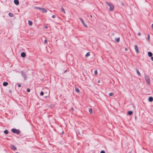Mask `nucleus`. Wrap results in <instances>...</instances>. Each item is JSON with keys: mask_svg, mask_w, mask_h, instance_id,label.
Segmentation results:
<instances>
[{"mask_svg": "<svg viewBox=\"0 0 153 153\" xmlns=\"http://www.w3.org/2000/svg\"><path fill=\"white\" fill-rule=\"evenodd\" d=\"M105 3L110 7L109 9L110 11H113L114 9V6L108 2H106Z\"/></svg>", "mask_w": 153, "mask_h": 153, "instance_id": "1", "label": "nucleus"}, {"mask_svg": "<svg viewBox=\"0 0 153 153\" xmlns=\"http://www.w3.org/2000/svg\"><path fill=\"white\" fill-rule=\"evenodd\" d=\"M12 131L13 132L15 133L19 134L20 133V131L19 130L14 128L12 129Z\"/></svg>", "mask_w": 153, "mask_h": 153, "instance_id": "2", "label": "nucleus"}, {"mask_svg": "<svg viewBox=\"0 0 153 153\" xmlns=\"http://www.w3.org/2000/svg\"><path fill=\"white\" fill-rule=\"evenodd\" d=\"M145 79L147 83L149 84L150 83V79L149 76H145Z\"/></svg>", "mask_w": 153, "mask_h": 153, "instance_id": "3", "label": "nucleus"}, {"mask_svg": "<svg viewBox=\"0 0 153 153\" xmlns=\"http://www.w3.org/2000/svg\"><path fill=\"white\" fill-rule=\"evenodd\" d=\"M134 49L135 50L136 52L137 53H139V51L138 49V48L137 45H134Z\"/></svg>", "mask_w": 153, "mask_h": 153, "instance_id": "4", "label": "nucleus"}, {"mask_svg": "<svg viewBox=\"0 0 153 153\" xmlns=\"http://www.w3.org/2000/svg\"><path fill=\"white\" fill-rule=\"evenodd\" d=\"M11 149L13 150H16L17 149L13 145H11Z\"/></svg>", "mask_w": 153, "mask_h": 153, "instance_id": "5", "label": "nucleus"}, {"mask_svg": "<svg viewBox=\"0 0 153 153\" xmlns=\"http://www.w3.org/2000/svg\"><path fill=\"white\" fill-rule=\"evenodd\" d=\"M41 11H42V12L45 13H46L47 12V10L45 8H42Z\"/></svg>", "mask_w": 153, "mask_h": 153, "instance_id": "6", "label": "nucleus"}, {"mask_svg": "<svg viewBox=\"0 0 153 153\" xmlns=\"http://www.w3.org/2000/svg\"><path fill=\"white\" fill-rule=\"evenodd\" d=\"M14 2L15 4L16 5H18L19 4V2L18 0H14Z\"/></svg>", "mask_w": 153, "mask_h": 153, "instance_id": "7", "label": "nucleus"}, {"mask_svg": "<svg viewBox=\"0 0 153 153\" xmlns=\"http://www.w3.org/2000/svg\"><path fill=\"white\" fill-rule=\"evenodd\" d=\"M21 56L23 57H25L26 56V54L24 52H22L21 53Z\"/></svg>", "mask_w": 153, "mask_h": 153, "instance_id": "8", "label": "nucleus"}, {"mask_svg": "<svg viewBox=\"0 0 153 153\" xmlns=\"http://www.w3.org/2000/svg\"><path fill=\"white\" fill-rule=\"evenodd\" d=\"M153 100V98L152 97H149V102H152Z\"/></svg>", "mask_w": 153, "mask_h": 153, "instance_id": "9", "label": "nucleus"}, {"mask_svg": "<svg viewBox=\"0 0 153 153\" xmlns=\"http://www.w3.org/2000/svg\"><path fill=\"white\" fill-rule=\"evenodd\" d=\"M8 85V83L7 82H4L3 83V85L4 86H6Z\"/></svg>", "mask_w": 153, "mask_h": 153, "instance_id": "10", "label": "nucleus"}, {"mask_svg": "<svg viewBox=\"0 0 153 153\" xmlns=\"http://www.w3.org/2000/svg\"><path fill=\"white\" fill-rule=\"evenodd\" d=\"M136 72H137V75L139 76H141V74L140 73V72H139V70H138V69H137L136 70Z\"/></svg>", "mask_w": 153, "mask_h": 153, "instance_id": "11", "label": "nucleus"}, {"mask_svg": "<svg viewBox=\"0 0 153 153\" xmlns=\"http://www.w3.org/2000/svg\"><path fill=\"white\" fill-rule=\"evenodd\" d=\"M148 54L149 57H152V53L150 52H148Z\"/></svg>", "mask_w": 153, "mask_h": 153, "instance_id": "12", "label": "nucleus"}, {"mask_svg": "<svg viewBox=\"0 0 153 153\" xmlns=\"http://www.w3.org/2000/svg\"><path fill=\"white\" fill-rule=\"evenodd\" d=\"M28 23L29 25L30 26H31L33 24L32 22L31 21H30V20L28 21Z\"/></svg>", "mask_w": 153, "mask_h": 153, "instance_id": "13", "label": "nucleus"}, {"mask_svg": "<svg viewBox=\"0 0 153 153\" xmlns=\"http://www.w3.org/2000/svg\"><path fill=\"white\" fill-rule=\"evenodd\" d=\"M133 114V112L131 111H130L128 112V114L129 115H132Z\"/></svg>", "mask_w": 153, "mask_h": 153, "instance_id": "14", "label": "nucleus"}, {"mask_svg": "<svg viewBox=\"0 0 153 153\" xmlns=\"http://www.w3.org/2000/svg\"><path fill=\"white\" fill-rule=\"evenodd\" d=\"M90 53L89 52H88L85 55V57H87L89 56L90 55Z\"/></svg>", "mask_w": 153, "mask_h": 153, "instance_id": "15", "label": "nucleus"}, {"mask_svg": "<svg viewBox=\"0 0 153 153\" xmlns=\"http://www.w3.org/2000/svg\"><path fill=\"white\" fill-rule=\"evenodd\" d=\"M22 76L25 78H26V75L24 73H23L22 72Z\"/></svg>", "mask_w": 153, "mask_h": 153, "instance_id": "16", "label": "nucleus"}, {"mask_svg": "<svg viewBox=\"0 0 153 153\" xmlns=\"http://www.w3.org/2000/svg\"><path fill=\"white\" fill-rule=\"evenodd\" d=\"M89 113L91 114H92V108H89Z\"/></svg>", "mask_w": 153, "mask_h": 153, "instance_id": "17", "label": "nucleus"}, {"mask_svg": "<svg viewBox=\"0 0 153 153\" xmlns=\"http://www.w3.org/2000/svg\"><path fill=\"white\" fill-rule=\"evenodd\" d=\"M61 10L64 13H65V10L62 7L61 8Z\"/></svg>", "mask_w": 153, "mask_h": 153, "instance_id": "18", "label": "nucleus"}, {"mask_svg": "<svg viewBox=\"0 0 153 153\" xmlns=\"http://www.w3.org/2000/svg\"><path fill=\"white\" fill-rule=\"evenodd\" d=\"M75 90L77 92L79 93V90L77 88H75Z\"/></svg>", "mask_w": 153, "mask_h": 153, "instance_id": "19", "label": "nucleus"}, {"mask_svg": "<svg viewBox=\"0 0 153 153\" xmlns=\"http://www.w3.org/2000/svg\"><path fill=\"white\" fill-rule=\"evenodd\" d=\"M147 39L149 42H150V35L149 34H148L147 35Z\"/></svg>", "mask_w": 153, "mask_h": 153, "instance_id": "20", "label": "nucleus"}, {"mask_svg": "<svg viewBox=\"0 0 153 153\" xmlns=\"http://www.w3.org/2000/svg\"><path fill=\"white\" fill-rule=\"evenodd\" d=\"M9 15L10 17H13V14L11 13H9Z\"/></svg>", "mask_w": 153, "mask_h": 153, "instance_id": "21", "label": "nucleus"}, {"mask_svg": "<svg viewBox=\"0 0 153 153\" xmlns=\"http://www.w3.org/2000/svg\"><path fill=\"white\" fill-rule=\"evenodd\" d=\"M4 133L6 134H7L8 133V131L7 130H5L4 131Z\"/></svg>", "mask_w": 153, "mask_h": 153, "instance_id": "22", "label": "nucleus"}, {"mask_svg": "<svg viewBox=\"0 0 153 153\" xmlns=\"http://www.w3.org/2000/svg\"><path fill=\"white\" fill-rule=\"evenodd\" d=\"M120 40V38L119 37L117 38V39H116V42H119Z\"/></svg>", "mask_w": 153, "mask_h": 153, "instance_id": "23", "label": "nucleus"}, {"mask_svg": "<svg viewBox=\"0 0 153 153\" xmlns=\"http://www.w3.org/2000/svg\"><path fill=\"white\" fill-rule=\"evenodd\" d=\"M35 8L36 9H39L41 10L42 8L39 7H35Z\"/></svg>", "mask_w": 153, "mask_h": 153, "instance_id": "24", "label": "nucleus"}, {"mask_svg": "<svg viewBox=\"0 0 153 153\" xmlns=\"http://www.w3.org/2000/svg\"><path fill=\"white\" fill-rule=\"evenodd\" d=\"M109 95L110 96H111L114 95V94L113 93H111L109 94Z\"/></svg>", "mask_w": 153, "mask_h": 153, "instance_id": "25", "label": "nucleus"}, {"mask_svg": "<svg viewBox=\"0 0 153 153\" xmlns=\"http://www.w3.org/2000/svg\"><path fill=\"white\" fill-rule=\"evenodd\" d=\"M80 19V20L81 21V22L83 24V23H84V22L83 19Z\"/></svg>", "mask_w": 153, "mask_h": 153, "instance_id": "26", "label": "nucleus"}, {"mask_svg": "<svg viewBox=\"0 0 153 153\" xmlns=\"http://www.w3.org/2000/svg\"><path fill=\"white\" fill-rule=\"evenodd\" d=\"M94 73L96 75H97V70H95V71H94Z\"/></svg>", "mask_w": 153, "mask_h": 153, "instance_id": "27", "label": "nucleus"}, {"mask_svg": "<svg viewBox=\"0 0 153 153\" xmlns=\"http://www.w3.org/2000/svg\"><path fill=\"white\" fill-rule=\"evenodd\" d=\"M44 93L43 91H41L40 93V95L41 96H43L44 95Z\"/></svg>", "mask_w": 153, "mask_h": 153, "instance_id": "28", "label": "nucleus"}, {"mask_svg": "<svg viewBox=\"0 0 153 153\" xmlns=\"http://www.w3.org/2000/svg\"><path fill=\"white\" fill-rule=\"evenodd\" d=\"M85 27H87V25L85 24V23L84 22V23L82 24Z\"/></svg>", "mask_w": 153, "mask_h": 153, "instance_id": "29", "label": "nucleus"}, {"mask_svg": "<svg viewBox=\"0 0 153 153\" xmlns=\"http://www.w3.org/2000/svg\"><path fill=\"white\" fill-rule=\"evenodd\" d=\"M47 43V39H45L44 41V43Z\"/></svg>", "mask_w": 153, "mask_h": 153, "instance_id": "30", "label": "nucleus"}, {"mask_svg": "<svg viewBox=\"0 0 153 153\" xmlns=\"http://www.w3.org/2000/svg\"><path fill=\"white\" fill-rule=\"evenodd\" d=\"M27 92H29L30 91V89L29 88H27Z\"/></svg>", "mask_w": 153, "mask_h": 153, "instance_id": "31", "label": "nucleus"}, {"mask_svg": "<svg viewBox=\"0 0 153 153\" xmlns=\"http://www.w3.org/2000/svg\"><path fill=\"white\" fill-rule=\"evenodd\" d=\"M18 86L19 87H21V85L19 83H18Z\"/></svg>", "mask_w": 153, "mask_h": 153, "instance_id": "32", "label": "nucleus"}, {"mask_svg": "<svg viewBox=\"0 0 153 153\" xmlns=\"http://www.w3.org/2000/svg\"><path fill=\"white\" fill-rule=\"evenodd\" d=\"M100 153H105V152L104 151L102 150L100 152Z\"/></svg>", "mask_w": 153, "mask_h": 153, "instance_id": "33", "label": "nucleus"}, {"mask_svg": "<svg viewBox=\"0 0 153 153\" xmlns=\"http://www.w3.org/2000/svg\"><path fill=\"white\" fill-rule=\"evenodd\" d=\"M52 18H55L56 17V16L55 15H53L52 16Z\"/></svg>", "mask_w": 153, "mask_h": 153, "instance_id": "34", "label": "nucleus"}, {"mask_svg": "<svg viewBox=\"0 0 153 153\" xmlns=\"http://www.w3.org/2000/svg\"><path fill=\"white\" fill-rule=\"evenodd\" d=\"M137 35L138 36H140V32L138 33L137 34Z\"/></svg>", "mask_w": 153, "mask_h": 153, "instance_id": "35", "label": "nucleus"}, {"mask_svg": "<svg viewBox=\"0 0 153 153\" xmlns=\"http://www.w3.org/2000/svg\"><path fill=\"white\" fill-rule=\"evenodd\" d=\"M151 60L153 61V57H152L151 58Z\"/></svg>", "mask_w": 153, "mask_h": 153, "instance_id": "36", "label": "nucleus"}, {"mask_svg": "<svg viewBox=\"0 0 153 153\" xmlns=\"http://www.w3.org/2000/svg\"><path fill=\"white\" fill-rule=\"evenodd\" d=\"M152 27L153 29V24H152Z\"/></svg>", "mask_w": 153, "mask_h": 153, "instance_id": "37", "label": "nucleus"}, {"mask_svg": "<svg viewBox=\"0 0 153 153\" xmlns=\"http://www.w3.org/2000/svg\"><path fill=\"white\" fill-rule=\"evenodd\" d=\"M97 82L98 83H100V80H98Z\"/></svg>", "mask_w": 153, "mask_h": 153, "instance_id": "38", "label": "nucleus"}, {"mask_svg": "<svg viewBox=\"0 0 153 153\" xmlns=\"http://www.w3.org/2000/svg\"><path fill=\"white\" fill-rule=\"evenodd\" d=\"M125 49L126 51H127L128 50V49L127 48H126Z\"/></svg>", "mask_w": 153, "mask_h": 153, "instance_id": "39", "label": "nucleus"}, {"mask_svg": "<svg viewBox=\"0 0 153 153\" xmlns=\"http://www.w3.org/2000/svg\"><path fill=\"white\" fill-rule=\"evenodd\" d=\"M122 4V5H123V6L124 5V4L123 3Z\"/></svg>", "mask_w": 153, "mask_h": 153, "instance_id": "40", "label": "nucleus"}, {"mask_svg": "<svg viewBox=\"0 0 153 153\" xmlns=\"http://www.w3.org/2000/svg\"><path fill=\"white\" fill-rule=\"evenodd\" d=\"M90 16H91V18H92V16L91 15Z\"/></svg>", "mask_w": 153, "mask_h": 153, "instance_id": "41", "label": "nucleus"}, {"mask_svg": "<svg viewBox=\"0 0 153 153\" xmlns=\"http://www.w3.org/2000/svg\"><path fill=\"white\" fill-rule=\"evenodd\" d=\"M45 28H47V27H45Z\"/></svg>", "mask_w": 153, "mask_h": 153, "instance_id": "42", "label": "nucleus"}, {"mask_svg": "<svg viewBox=\"0 0 153 153\" xmlns=\"http://www.w3.org/2000/svg\"><path fill=\"white\" fill-rule=\"evenodd\" d=\"M16 153H18V152H16Z\"/></svg>", "mask_w": 153, "mask_h": 153, "instance_id": "43", "label": "nucleus"}]
</instances>
